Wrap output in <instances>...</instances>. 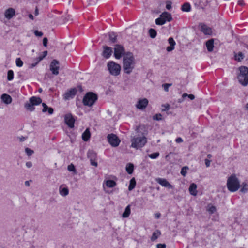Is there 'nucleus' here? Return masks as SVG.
<instances>
[{"label":"nucleus","mask_w":248,"mask_h":248,"mask_svg":"<svg viewBox=\"0 0 248 248\" xmlns=\"http://www.w3.org/2000/svg\"><path fill=\"white\" fill-rule=\"evenodd\" d=\"M42 106L43 107L42 109L43 112H46L48 110V112L49 114H52L53 113V109L52 108H48L45 103H42Z\"/></svg>","instance_id":"nucleus-26"},{"label":"nucleus","mask_w":248,"mask_h":248,"mask_svg":"<svg viewBox=\"0 0 248 248\" xmlns=\"http://www.w3.org/2000/svg\"><path fill=\"white\" fill-rule=\"evenodd\" d=\"M248 186V185L247 184L244 185V187L241 189V191L242 192H245L247 190L246 187Z\"/></svg>","instance_id":"nucleus-56"},{"label":"nucleus","mask_w":248,"mask_h":248,"mask_svg":"<svg viewBox=\"0 0 248 248\" xmlns=\"http://www.w3.org/2000/svg\"><path fill=\"white\" fill-rule=\"evenodd\" d=\"M166 245L164 244H158L157 245V248H166Z\"/></svg>","instance_id":"nucleus-51"},{"label":"nucleus","mask_w":248,"mask_h":248,"mask_svg":"<svg viewBox=\"0 0 248 248\" xmlns=\"http://www.w3.org/2000/svg\"><path fill=\"white\" fill-rule=\"evenodd\" d=\"M130 212H131L130 206V205H128L126 207L124 212L123 213L122 217L124 218L128 217L130 214Z\"/></svg>","instance_id":"nucleus-29"},{"label":"nucleus","mask_w":248,"mask_h":248,"mask_svg":"<svg viewBox=\"0 0 248 248\" xmlns=\"http://www.w3.org/2000/svg\"><path fill=\"white\" fill-rule=\"evenodd\" d=\"M234 57L235 60L241 62L244 58L245 55L242 52H239L237 53L234 52Z\"/></svg>","instance_id":"nucleus-24"},{"label":"nucleus","mask_w":248,"mask_h":248,"mask_svg":"<svg viewBox=\"0 0 248 248\" xmlns=\"http://www.w3.org/2000/svg\"><path fill=\"white\" fill-rule=\"evenodd\" d=\"M16 14L15 10L12 8H9L5 10L4 16L6 18L9 20L11 19Z\"/></svg>","instance_id":"nucleus-15"},{"label":"nucleus","mask_w":248,"mask_h":248,"mask_svg":"<svg viewBox=\"0 0 248 248\" xmlns=\"http://www.w3.org/2000/svg\"><path fill=\"white\" fill-rule=\"evenodd\" d=\"M107 138L108 142L113 147H117L120 143V139L115 134H109L108 135Z\"/></svg>","instance_id":"nucleus-8"},{"label":"nucleus","mask_w":248,"mask_h":248,"mask_svg":"<svg viewBox=\"0 0 248 248\" xmlns=\"http://www.w3.org/2000/svg\"><path fill=\"white\" fill-rule=\"evenodd\" d=\"M149 33L150 36L152 38H155L156 37V34H157L156 31L152 28L149 29Z\"/></svg>","instance_id":"nucleus-35"},{"label":"nucleus","mask_w":248,"mask_h":248,"mask_svg":"<svg viewBox=\"0 0 248 248\" xmlns=\"http://www.w3.org/2000/svg\"><path fill=\"white\" fill-rule=\"evenodd\" d=\"M188 169V167L186 166L182 168L181 171V174L185 176L186 173V170Z\"/></svg>","instance_id":"nucleus-45"},{"label":"nucleus","mask_w":248,"mask_h":248,"mask_svg":"<svg viewBox=\"0 0 248 248\" xmlns=\"http://www.w3.org/2000/svg\"><path fill=\"white\" fill-rule=\"evenodd\" d=\"M39 14V11L38 9L36 8L35 11V16H37Z\"/></svg>","instance_id":"nucleus-62"},{"label":"nucleus","mask_w":248,"mask_h":248,"mask_svg":"<svg viewBox=\"0 0 248 248\" xmlns=\"http://www.w3.org/2000/svg\"><path fill=\"white\" fill-rule=\"evenodd\" d=\"M16 65L18 67H21L22 66L23 64V62H22V61L20 59V58H17L16 59Z\"/></svg>","instance_id":"nucleus-42"},{"label":"nucleus","mask_w":248,"mask_h":248,"mask_svg":"<svg viewBox=\"0 0 248 248\" xmlns=\"http://www.w3.org/2000/svg\"><path fill=\"white\" fill-rule=\"evenodd\" d=\"M14 78V73L13 71L11 70H10L8 71L7 73V79L8 80H11Z\"/></svg>","instance_id":"nucleus-37"},{"label":"nucleus","mask_w":248,"mask_h":248,"mask_svg":"<svg viewBox=\"0 0 248 248\" xmlns=\"http://www.w3.org/2000/svg\"><path fill=\"white\" fill-rule=\"evenodd\" d=\"M148 104V100L146 98L139 99L136 105L137 108L143 110L145 109Z\"/></svg>","instance_id":"nucleus-12"},{"label":"nucleus","mask_w":248,"mask_h":248,"mask_svg":"<svg viewBox=\"0 0 248 248\" xmlns=\"http://www.w3.org/2000/svg\"><path fill=\"white\" fill-rule=\"evenodd\" d=\"M65 122L70 128L74 127V123L75 120L73 118L71 114L68 113L65 116Z\"/></svg>","instance_id":"nucleus-11"},{"label":"nucleus","mask_w":248,"mask_h":248,"mask_svg":"<svg viewBox=\"0 0 248 248\" xmlns=\"http://www.w3.org/2000/svg\"><path fill=\"white\" fill-rule=\"evenodd\" d=\"M135 61L132 53L127 52L123 57V68L124 72L130 74L134 69Z\"/></svg>","instance_id":"nucleus-1"},{"label":"nucleus","mask_w":248,"mask_h":248,"mask_svg":"<svg viewBox=\"0 0 248 248\" xmlns=\"http://www.w3.org/2000/svg\"><path fill=\"white\" fill-rule=\"evenodd\" d=\"M114 56L116 59H120L123 55H124V47L120 45H116L114 48Z\"/></svg>","instance_id":"nucleus-9"},{"label":"nucleus","mask_w":248,"mask_h":248,"mask_svg":"<svg viewBox=\"0 0 248 248\" xmlns=\"http://www.w3.org/2000/svg\"><path fill=\"white\" fill-rule=\"evenodd\" d=\"M39 62H38V61L35 63H32L30 65V68H32L33 67H34V66H35L37 63Z\"/></svg>","instance_id":"nucleus-59"},{"label":"nucleus","mask_w":248,"mask_h":248,"mask_svg":"<svg viewBox=\"0 0 248 248\" xmlns=\"http://www.w3.org/2000/svg\"><path fill=\"white\" fill-rule=\"evenodd\" d=\"M206 46L208 51H212L214 48V39H211L208 40L206 43Z\"/></svg>","instance_id":"nucleus-23"},{"label":"nucleus","mask_w":248,"mask_h":248,"mask_svg":"<svg viewBox=\"0 0 248 248\" xmlns=\"http://www.w3.org/2000/svg\"><path fill=\"white\" fill-rule=\"evenodd\" d=\"M188 97L191 100H194L195 99V96L192 94H188Z\"/></svg>","instance_id":"nucleus-58"},{"label":"nucleus","mask_w":248,"mask_h":248,"mask_svg":"<svg viewBox=\"0 0 248 248\" xmlns=\"http://www.w3.org/2000/svg\"><path fill=\"white\" fill-rule=\"evenodd\" d=\"M227 186L228 190L231 192H235L239 188L240 182L235 175H232L228 178Z\"/></svg>","instance_id":"nucleus-4"},{"label":"nucleus","mask_w":248,"mask_h":248,"mask_svg":"<svg viewBox=\"0 0 248 248\" xmlns=\"http://www.w3.org/2000/svg\"><path fill=\"white\" fill-rule=\"evenodd\" d=\"M95 160V159H91V160H90V161H91V165H93V166H95V167H97V163L96 161H95V160Z\"/></svg>","instance_id":"nucleus-50"},{"label":"nucleus","mask_w":248,"mask_h":248,"mask_svg":"<svg viewBox=\"0 0 248 248\" xmlns=\"http://www.w3.org/2000/svg\"><path fill=\"white\" fill-rule=\"evenodd\" d=\"M189 191L192 195L196 196L197 194V185L194 184L192 183L190 185L189 188Z\"/></svg>","instance_id":"nucleus-21"},{"label":"nucleus","mask_w":248,"mask_h":248,"mask_svg":"<svg viewBox=\"0 0 248 248\" xmlns=\"http://www.w3.org/2000/svg\"><path fill=\"white\" fill-rule=\"evenodd\" d=\"M47 54V51H45L43 52V55L42 56H39L38 58V62H40V61H41L44 58H45Z\"/></svg>","instance_id":"nucleus-47"},{"label":"nucleus","mask_w":248,"mask_h":248,"mask_svg":"<svg viewBox=\"0 0 248 248\" xmlns=\"http://www.w3.org/2000/svg\"><path fill=\"white\" fill-rule=\"evenodd\" d=\"M91 136V134L88 128L86 129V130L82 134V139L84 141H88Z\"/></svg>","instance_id":"nucleus-25"},{"label":"nucleus","mask_w":248,"mask_h":248,"mask_svg":"<svg viewBox=\"0 0 248 248\" xmlns=\"http://www.w3.org/2000/svg\"><path fill=\"white\" fill-rule=\"evenodd\" d=\"M17 138L18 139V140H19V141L20 142H23V141H25L27 139V138L24 136L18 137Z\"/></svg>","instance_id":"nucleus-49"},{"label":"nucleus","mask_w":248,"mask_h":248,"mask_svg":"<svg viewBox=\"0 0 248 248\" xmlns=\"http://www.w3.org/2000/svg\"><path fill=\"white\" fill-rule=\"evenodd\" d=\"M1 101L5 104H10L11 103L12 98L10 95L6 93L2 94L0 96Z\"/></svg>","instance_id":"nucleus-17"},{"label":"nucleus","mask_w":248,"mask_h":248,"mask_svg":"<svg viewBox=\"0 0 248 248\" xmlns=\"http://www.w3.org/2000/svg\"><path fill=\"white\" fill-rule=\"evenodd\" d=\"M207 210L211 214H213L215 212L216 208L214 206L208 205L207 207Z\"/></svg>","instance_id":"nucleus-36"},{"label":"nucleus","mask_w":248,"mask_h":248,"mask_svg":"<svg viewBox=\"0 0 248 248\" xmlns=\"http://www.w3.org/2000/svg\"><path fill=\"white\" fill-rule=\"evenodd\" d=\"M162 111H165L169 110L170 108V105L169 104H165L162 105Z\"/></svg>","instance_id":"nucleus-41"},{"label":"nucleus","mask_w":248,"mask_h":248,"mask_svg":"<svg viewBox=\"0 0 248 248\" xmlns=\"http://www.w3.org/2000/svg\"><path fill=\"white\" fill-rule=\"evenodd\" d=\"M168 42L170 45V46H168L166 48V50L168 52H170L174 50V46L176 45V43L173 38L170 37L168 39Z\"/></svg>","instance_id":"nucleus-20"},{"label":"nucleus","mask_w":248,"mask_h":248,"mask_svg":"<svg viewBox=\"0 0 248 248\" xmlns=\"http://www.w3.org/2000/svg\"><path fill=\"white\" fill-rule=\"evenodd\" d=\"M77 90L75 88H72L66 92L64 95V98L65 100H68L72 98L76 95Z\"/></svg>","instance_id":"nucleus-16"},{"label":"nucleus","mask_w":248,"mask_h":248,"mask_svg":"<svg viewBox=\"0 0 248 248\" xmlns=\"http://www.w3.org/2000/svg\"><path fill=\"white\" fill-rule=\"evenodd\" d=\"M34 34L37 36L41 37L43 35V33L41 31H35Z\"/></svg>","instance_id":"nucleus-48"},{"label":"nucleus","mask_w":248,"mask_h":248,"mask_svg":"<svg viewBox=\"0 0 248 248\" xmlns=\"http://www.w3.org/2000/svg\"><path fill=\"white\" fill-rule=\"evenodd\" d=\"M153 119L154 120H161L162 119V116L161 114L160 113H158V114H155L154 117H153Z\"/></svg>","instance_id":"nucleus-44"},{"label":"nucleus","mask_w":248,"mask_h":248,"mask_svg":"<svg viewBox=\"0 0 248 248\" xmlns=\"http://www.w3.org/2000/svg\"><path fill=\"white\" fill-rule=\"evenodd\" d=\"M112 48L108 46H103V51L102 55L103 57L106 59H108L112 55Z\"/></svg>","instance_id":"nucleus-13"},{"label":"nucleus","mask_w":248,"mask_h":248,"mask_svg":"<svg viewBox=\"0 0 248 248\" xmlns=\"http://www.w3.org/2000/svg\"><path fill=\"white\" fill-rule=\"evenodd\" d=\"M25 152L28 156L31 155L34 153L33 150L30 149L29 148H25Z\"/></svg>","instance_id":"nucleus-46"},{"label":"nucleus","mask_w":248,"mask_h":248,"mask_svg":"<svg viewBox=\"0 0 248 248\" xmlns=\"http://www.w3.org/2000/svg\"><path fill=\"white\" fill-rule=\"evenodd\" d=\"M131 147L136 149L143 147L147 142V139L143 134L133 137L131 139Z\"/></svg>","instance_id":"nucleus-2"},{"label":"nucleus","mask_w":248,"mask_h":248,"mask_svg":"<svg viewBox=\"0 0 248 248\" xmlns=\"http://www.w3.org/2000/svg\"><path fill=\"white\" fill-rule=\"evenodd\" d=\"M205 163L206 167H209L210 165V161L207 159L205 160Z\"/></svg>","instance_id":"nucleus-54"},{"label":"nucleus","mask_w":248,"mask_h":248,"mask_svg":"<svg viewBox=\"0 0 248 248\" xmlns=\"http://www.w3.org/2000/svg\"><path fill=\"white\" fill-rule=\"evenodd\" d=\"M245 109H247V110H248V103H247V104L245 105Z\"/></svg>","instance_id":"nucleus-64"},{"label":"nucleus","mask_w":248,"mask_h":248,"mask_svg":"<svg viewBox=\"0 0 248 248\" xmlns=\"http://www.w3.org/2000/svg\"><path fill=\"white\" fill-rule=\"evenodd\" d=\"M159 155V153L158 152L154 153L148 155V156L152 159H155Z\"/></svg>","instance_id":"nucleus-40"},{"label":"nucleus","mask_w":248,"mask_h":248,"mask_svg":"<svg viewBox=\"0 0 248 248\" xmlns=\"http://www.w3.org/2000/svg\"><path fill=\"white\" fill-rule=\"evenodd\" d=\"M183 141V139L180 137H179L176 139V142L178 143L182 142Z\"/></svg>","instance_id":"nucleus-55"},{"label":"nucleus","mask_w":248,"mask_h":248,"mask_svg":"<svg viewBox=\"0 0 248 248\" xmlns=\"http://www.w3.org/2000/svg\"><path fill=\"white\" fill-rule=\"evenodd\" d=\"M97 99V96L95 93L89 92L87 93L83 97V103L85 106H92Z\"/></svg>","instance_id":"nucleus-6"},{"label":"nucleus","mask_w":248,"mask_h":248,"mask_svg":"<svg viewBox=\"0 0 248 248\" xmlns=\"http://www.w3.org/2000/svg\"><path fill=\"white\" fill-rule=\"evenodd\" d=\"M171 85L172 84L165 83L162 85V87L166 92H168L169 91V87H170Z\"/></svg>","instance_id":"nucleus-43"},{"label":"nucleus","mask_w":248,"mask_h":248,"mask_svg":"<svg viewBox=\"0 0 248 248\" xmlns=\"http://www.w3.org/2000/svg\"><path fill=\"white\" fill-rule=\"evenodd\" d=\"M161 216V214L159 213H156L155 215V217L156 218H159Z\"/></svg>","instance_id":"nucleus-60"},{"label":"nucleus","mask_w":248,"mask_h":248,"mask_svg":"<svg viewBox=\"0 0 248 248\" xmlns=\"http://www.w3.org/2000/svg\"><path fill=\"white\" fill-rule=\"evenodd\" d=\"M106 186L109 188L114 187L116 185V183L113 180H108L105 182Z\"/></svg>","instance_id":"nucleus-31"},{"label":"nucleus","mask_w":248,"mask_h":248,"mask_svg":"<svg viewBox=\"0 0 248 248\" xmlns=\"http://www.w3.org/2000/svg\"><path fill=\"white\" fill-rule=\"evenodd\" d=\"M47 38H44L43 40V45L45 46H47Z\"/></svg>","instance_id":"nucleus-53"},{"label":"nucleus","mask_w":248,"mask_h":248,"mask_svg":"<svg viewBox=\"0 0 248 248\" xmlns=\"http://www.w3.org/2000/svg\"><path fill=\"white\" fill-rule=\"evenodd\" d=\"M34 105L30 102V100L29 99V102H27L25 104V108L27 110L30 111H32L34 109Z\"/></svg>","instance_id":"nucleus-27"},{"label":"nucleus","mask_w":248,"mask_h":248,"mask_svg":"<svg viewBox=\"0 0 248 248\" xmlns=\"http://www.w3.org/2000/svg\"><path fill=\"white\" fill-rule=\"evenodd\" d=\"M181 9L184 12H189L191 9V6L189 3H184L181 7Z\"/></svg>","instance_id":"nucleus-30"},{"label":"nucleus","mask_w":248,"mask_h":248,"mask_svg":"<svg viewBox=\"0 0 248 248\" xmlns=\"http://www.w3.org/2000/svg\"><path fill=\"white\" fill-rule=\"evenodd\" d=\"M200 31L205 35H211L212 33V29L206 25L201 23L199 25Z\"/></svg>","instance_id":"nucleus-14"},{"label":"nucleus","mask_w":248,"mask_h":248,"mask_svg":"<svg viewBox=\"0 0 248 248\" xmlns=\"http://www.w3.org/2000/svg\"><path fill=\"white\" fill-rule=\"evenodd\" d=\"M156 182L163 186L168 187L169 188H172L173 186L171 185L169 182L165 179L157 178L156 180Z\"/></svg>","instance_id":"nucleus-18"},{"label":"nucleus","mask_w":248,"mask_h":248,"mask_svg":"<svg viewBox=\"0 0 248 248\" xmlns=\"http://www.w3.org/2000/svg\"><path fill=\"white\" fill-rule=\"evenodd\" d=\"M109 40L112 43L116 42V36L114 33H110L109 34Z\"/></svg>","instance_id":"nucleus-38"},{"label":"nucleus","mask_w":248,"mask_h":248,"mask_svg":"<svg viewBox=\"0 0 248 248\" xmlns=\"http://www.w3.org/2000/svg\"><path fill=\"white\" fill-rule=\"evenodd\" d=\"M68 170L69 171L73 172L75 174L76 173V170L73 164H70L68 166Z\"/></svg>","instance_id":"nucleus-39"},{"label":"nucleus","mask_w":248,"mask_h":248,"mask_svg":"<svg viewBox=\"0 0 248 248\" xmlns=\"http://www.w3.org/2000/svg\"><path fill=\"white\" fill-rule=\"evenodd\" d=\"M26 166L28 168H31V167H32V163L31 162H27L26 163Z\"/></svg>","instance_id":"nucleus-57"},{"label":"nucleus","mask_w":248,"mask_h":248,"mask_svg":"<svg viewBox=\"0 0 248 248\" xmlns=\"http://www.w3.org/2000/svg\"><path fill=\"white\" fill-rule=\"evenodd\" d=\"M161 235V232L159 230H156L153 233V235L151 238V241H155L156 239H157L158 238V237Z\"/></svg>","instance_id":"nucleus-28"},{"label":"nucleus","mask_w":248,"mask_h":248,"mask_svg":"<svg viewBox=\"0 0 248 248\" xmlns=\"http://www.w3.org/2000/svg\"><path fill=\"white\" fill-rule=\"evenodd\" d=\"M88 157L91 159H95L96 157V154L93 151H90L88 153Z\"/></svg>","instance_id":"nucleus-34"},{"label":"nucleus","mask_w":248,"mask_h":248,"mask_svg":"<svg viewBox=\"0 0 248 248\" xmlns=\"http://www.w3.org/2000/svg\"><path fill=\"white\" fill-rule=\"evenodd\" d=\"M166 8L168 10H170L171 8V3L170 2H168L167 3Z\"/></svg>","instance_id":"nucleus-52"},{"label":"nucleus","mask_w":248,"mask_h":248,"mask_svg":"<svg viewBox=\"0 0 248 248\" xmlns=\"http://www.w3.org/2000/svg\"><path fill=\"white\" fill-rule=\"evenodd\" d=\"M30 102L34 105H37L41 103L42 99L40 97L35 96L31 97L30 98Z\"/></svg>","instance_id":"nucleus-22"},{"label":"nucleus","mask_w":248,"mask_h":248,"mask_svg":"<svg viewBox=\"0 0 248 248\" xmlns=\"http://www.w3.org/2000/svg\"><path fill=\"white\" fill-rule=\"evenodd\" d=\"M59 193L62 196L65 197L68 195L69 190L67 187H64L63 185H61L59 187Z\"/></svg>","instance_id":"nucleus-19"},{"label":"nucleus","mask_w":248,"mask_h":248,"mask_svg":"<svg viewBox=\"0 0 248 248\" xmlns=\"http://www.w3.org/2000/svg\"><path fill=\"white\" fill-rule=\"evenodd\" d=\"M172 19L171 14L168 12L162 13L159 18L155 19V22L156 25H162L167 21L170 22Z\"/></svg>","instance_id":"nucleus-7"},{"label":"nucleus","mask_w":248,"mask_h":248,"mask_svg":"<svg viewBox=\"0 0 248 248\" xmlns=\"http://www.w3.org/2000/svg\"><path fill=\"white\" fill-rule=\"evenodd\" d=\"M29 17L31 19V20L33 19V16L32 14H29Z\"/></svg>","instance_id":"nucleus-63"},{"label":"nucleus","mask_w":248,"mask_h":248,"mask_svg":"<svg viewBox=\"0 0 248 248\" xmlns=\"http://www.w3.org/2000/svg\"><path fill=\"white\" fill-rule=\"evenodd\" d=\"M59 62L56 60H53L50 64V70L52 74L55 75H57L59 74Z\"/></svg>","instance_id":"nucleus-10"},{"label":"nucleus","mask_w":248,"mask_h":248,"mask_svg":"<svg viewBox=\"0 0 248 248\" xmlns=\"http://www.w3.org/2000/svg\"><path fill=\"white\" fill-rule=\"evenodd\" d=\"M107 68L109 74L114 76H117L120 75L121 70V65L113 61L108 62Z\"/></svg>","instance_id":"nucleus-5"},{"label":"nucleus","mask_w":248,"mask_h":248,"mask_svg":"<svg viewBox=\"0 0 248 248\" xmlns=\"http://www.w3.org/2000/svg\"><path fill=\"white\" fill-rule=\"evenodd\" d=\"M239 73L237 75L239 82L243 86H247L248 84V68L245 66H241L239 68Z\"/></svg>","instance_id":"nucleus-3"},{"label":"nucleus","mask_w":248,"mask_h":248,"mask_svg":"<svg viewBox=\"0 0 248 248\" xmlns=\"http://www.w3.org/2000/svg\"><path fill=\"white\" fill-rule=\"evenodd\" d=\"M188 94H187L186 93H184L182 95V98L184 99L186 97H187V96L188 97Z\"/></svg>","instance_id":"nucleus-61"},{"label":"nucleus","mask_w":248,"mask_h":248,"mask_svg":"<svg viewBox=\"0 0 248 248\" xmlns=\"http://www.w3.org/2000/svg\"><path fill=\"white\" fill-rule=\"evenodd\" d=\"M134 165L131 163H128L126 167V170L128 173L132 174L133 171Z\"/></svg>","instance_id":"nucleus-33"},{"label":"nucleus","mask_w":248,"mask_h":248,"mask_svg":"<svg viewBox=\"0 0 248 248\" xmlns=\"http://www.w3.org/2000/svg\"><path fill=\"white\" fill-rule=\"evenodd\" d=\"M136 184V180H135V178H132L130 181V184H129V186L128 187V190L129 191H131L132 189H133L135 187Z\"/></svg>","instance_id":"nucleus-32"}]
</instances>
